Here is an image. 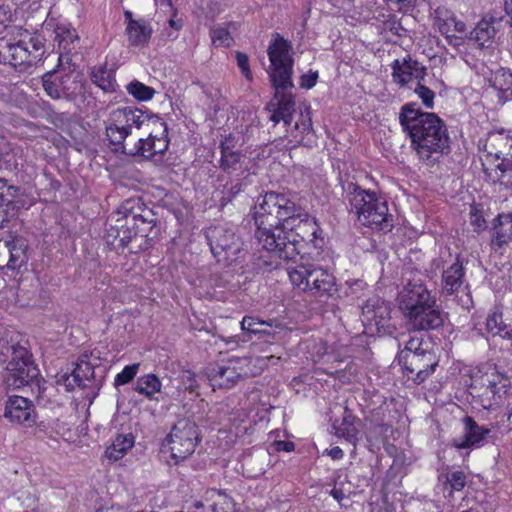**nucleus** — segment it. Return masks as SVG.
Segmentation results:
<instances>
[{"label": "nucleus", "mask_w": 512, "mask_h": 512, "mask_svg": "<svg viewBox=\"0 0 512 512\" xmlns=\"http://www.w3.org/2000/svg\"><path fill=\"white\" fill-rule=\"evenodd\" d=\"M255 238L272 257L294 261L298 243L314 242L319 226L292 192L267 191L254 206Z\"/></svg>", "instance_id": "f257e3e1"}, {"label": "nucleus", "mask_w": 512, "mask_h": 512, "mask_svg": "<svg viewBox=\"0 0 512 512\" xmlns=\"http://www.w3.org/2000/svg\"><path fill=\"white\" fill-rule=\"evenodd\" d=\"M399 123L410 139V147L418 159L433 165L450 152V137L444 121L435 113L424 112L415 103L404 104Z\"/></svg>", "instance_id": "f03ea898"}, {"label": "nucleus", "mask_w": 512, "mask_h": 512, "mask_svg": "<svg viewBox=\"0 0 512 512\" xmlns=\"http://www.w3.org/2000/svg\"><path fill=\"white\" fill-rule=\"evenodd\" d=\"M343 189L349 212L354 213L362 225L385 233L391 231L393 218L388 214L386 201L353 182H348Z\"/></svg>", "instance_id": "7ed1b4c3"}, {"label": "nucleus", "mask_w": 512, "mask_h": 512, "mask_svg": "<svg viewBox=\"0 0 512 512\" xmlns=\"http://www.w3.org/2000/svg\"><path fill=\"white\" fill-rule=\"evenodd\" d=\"M510 384V379L507 376L495 369H490L473 377L469 393L474 404L485 410H490L500 404L502 397L507 394Z\"/></svg>", "instance_id": "20e7f679"}, {"label": "nucleus", "mask_w": 512, "mask_h": 512, "mask_svg": "<svg viewBox=\"0 0 512 512\" xmlns=\"http://www.w3.org/2000/svg\"><path fill=\"white\" fill-rule=\"evenodd\" d=\"M44 52V43L39 36H32L29 41L20 40L17 43L0 40V64H9L20 71L33 66Z\"/></svg>", "instance_id": "39448f33"}, {"label": "nucleus", "mask_w": 512, "mask_h": 512, "mask_svg": "<svg viewBox=\"0 0 512 512\" xmlns=\"http://www.w3.org/2000/svg\"><path fill=\"white\" fill-rule=\"evenodd\" d=\"M210 251L218 262L231 264L243 251V242L232 228L212 225L204 230Z\"/></svg>", "instance_id": "423d86ee"}, {"label": "nucleus", "mask_w": 512, "mask_h": 512, "mask_svg": "<svg viewBox=\"0 0 512 512\" xmlns=\"http://www.w3.org/2000/svg\"><path fill=\"white\" fill-rule=\"evenodd\" d=\"M270 61L267 70L271 82L281 81L291 84L293 75V47L290 41L279 33H274L267 49Z\"/></svg>", "instance_id": "0eeeda50"}, {"label": "nucleus", "mask_w": 512, "mask_h": 512, "mask_svg": "<svg viewBox=\"0 0 512 512\" xmlns=\"http://www.w3.org/2000/svg\"><path fill=\"white\" fill-rule=\"evenodd\" d=\"M166 441L175 463L185 460L194 452L199 442L198 427L188 419H181L173 426Z\"/></svg>", "instance_id": "6e6552de"}, {"label": "nucleus", "mask_w": 512, "mask_h": 512, "mask_svg": "<svg viewBox=\"0 0 512 512\" xmlns=\"http://www.w3.org/2000/svg\"><path fill=\"white\" fill-rule=\"evenodd\" d=\"M249 359L233 357L227 361L217 364L207 369V378L213 390L216 388L230 389L237 384V382L247 377Z\"/></svg>", "instance_id": "1a4fd4ad"}, {"label": "nucleus", "mask_w": 512, "mask_h": 512, "mask_svg": "<svg viewBox=\"0 0 512 512\" xmlns=\"http://www.w3.org/2000/svg\"><path fill=\"white\" fill-rule=\"evenodd\" d=\"M403 374L414 384L420 385L425 382L438 366V358L434 352L423 354H410L409 357L398 359Z\"/></svg>", "instance_id": "9d476101"}, {"label": "nucleus", "mask_w": 512, "mask_h": 512, "mask_svg": "<svg viewBox=\"0 0 512 512\" xmlns=\"http://www.w3.org/2000/svg\"><path fill=\"white\" fill-rule=\"evenodd\" d=\"M271 84L274 88V98L267 106L268 110L273 112L270 120L274 123L283 121L286 125H289L296 104L295 97L290 91L294 87L293 81L291 80V84L281 81L271 82Z\"/></svg>", "instance_id": "9b49d317"}, {"label": "nucleus", "mask_w": 512, "mask_h": 512, "mask_svg": "<svg viewBox=\"0 0 512 512\" xmlns=\"http://www.w3.org/2000/svg\"><path fill=\"white\" fill-rule=\"evenodd\" d=\"M436 301L420 279L410 280L398 294L399 309L404 316Z\"/></svg>", "instance_id": "f8f14e48"}, {"label": "nucleus", "mask_w": 512, "mask_h": 512, "mask_svg": "<svg viewBox=\"0 0 512 512\" xmlns=\"http://www.w3.org/2000/svg\"><path fill=\"white\" fill-rule=\"evenodd\" d=\"M9 375L7 381L15 388L28 385L37 378L39 370L32 362L28 352L21 349L15 352V356L8 364Z\"/></svg>", "instance_id": "ddd939ff"}, {"label": "nucleus", "mask_w": 512, "mask_h": 512, "mask_svg": "<svg viewBox=\"0 0 512 512\" xmlns=\"http://www.w3.org/2000/svg\"><path fill=\"white\" fill-rule=\"evenodd\" d=\"M473 69L477 74L483 75L489 86L496 91L498 103L504 105L508 101H512V71L506 68H498L495 71H486L484 63H474Z\"/></svg>", "instance_id": "4468645a"}, {"label": "nucleus", "mask_w": 512, "mask_h": 512, "mask_svg": "<svg viewBox=\"0 0 512 512\" xmlns=\"http://www.w3.org/2000/svg\"><path fill=\"white\" fill-rule=\"evenodd\" d=\"M131 201H126L122 205V209L127 214V222L131 223L134 227L135 241H139L137 247L139 249H147L149 240L153 237L152 232L156 225V219L150 210L144 211V214H139L133 211Z\"/></svg>", "instance_id": "2eb2a0df"}, {"label": "nucleus", "mask_w": 512, "mask_h": 512, "mask_svg": "<svg viewBox=\"0 0 512 512\" xmlns=\"http://www.w3.org/2000/svg\"><path fill=\"white\" fill-rule=\"evenodd\" d=\"M404 316L408 325L414 331L436 330L443 326L444 314L437 301L430 303Z\"/></svg>", "instance_id": "dca6fc26"}, {"label": "nucleus", "mask_w": 512, "mask_h": 512, "mask_svg": "<svg viewBox=\"0 0 512 512\" xmlns=\"http://www.w3.org/2000/svg\"><path fill=\"white\" fill-rule=\"evenodd\" d=\"M503 19L504 17L497 12L485 15L470 32L469 39L474 41L480 49L493 48L495 37L502 28Z\"/></svg>", "instance_id": "f3484780"}, {"label": "nucleus", "mask_w": 512, "mask_h": 512, "mask_svg": "<svg viewBox=\"0 0 512 512\" xmlns=\"http://www.w3.org/2000/svg\"><path fill=\"white\" fill-rule=\"evenodd\" d=\"M4 417L12 423L30 427L36 422L34 404L22 396H10L6 401Z\"/></svg>", "instance_id": "a211bd4d"}, {"label": "nucleus", "mask_w": 512, "mask_h": 512, "mask_svg": "<svg viewBox=\"0 0 512 512\" xmlns=\"http://www.w3.org/2000/svg\"><path fill=\"white\" fill-rule=\"evenodd\" d=\"M27 244L21 238L0 241V270H16L27 263Z\"/></svg>", "instance_id": "6ab92c4d"}, {"label": "nucleus", "mask_w": 512, "mask_h": 512, "mask_svg": "<svg viewBox=\"0 0 512 512\" xmlns=\"http://www.w3.org/2000/svg\"><path fill=\"white\" fill-rule=\"evenodd\" d=\"M510 148H512V135L503 130L489 132L484 145L485 161L496 167Z\"/></svg>", "instance_id": "aec40b11"}, {"label": "nucleus", "mask_w": 512, "mask_h": 512, "mask_svg": "<svg viewBox=\"0 0 512 512\" xmlns=\"http://www.w3.org/2000/svg\"><path fill=\"white\" fill-rule=\"evenodd\" d=\"M118 121L119 120L115 115L110 112L107 120L105 121V136L116 152L126 154L127 151H133V148L130 147V145L134 137L123 126V124H119Z\"/></svg>", "instance_id": "412c9836"}, {"label": "nucleus", "mask_w": 512, "mask_h": 512, "mask_svg": "<svg viewBox=\"0 0 512 512\" xmlns=\"http://www.w3.org/2000/svg\"><path fill=\"white\" fill-rule=\"evenodd\" d=\"M487 330L504 339H512V307L496 306L486 319Z\"/></svg>", "instance_id": "4be33fe9"}, {"label": "nucleus", "mask_w": 512, "mask_h": 512, "mask_svg": "<svg viewBox=\"0 0 512 512\" xmlns=\"http://www.w3.org/2000/svg\"><path fill=\"white\" fill-rule=\"evenodd\" d=\"M491 249L495 252L504 249L512 242V214H498L492 221Z\"/></svg>", "instance_id": "5701e85b"}, {"label": "nucleus", "mask_w": 512, "mask_h": 512, "mask_svg": "<svg viewBox=\"0 0 512 512\" xmlns=\"http://www.w3.org/2000/svg\"><path fill=\"white\" fill-rule=\"evenodd\" d=\"M111 112L119 120V124H123L133 137L136 131L143 127H148L150 122L153 120L152 116L143 110L132 106L117 108Z\"/></svg>", "instance_id": "b1692460"}, {"label": "nucleus", "mask_w": 512, "mask_h": 512, "mask_svg": "<svg viewBox=\"0 0 512 512\" xmlns=\"http://www.w3.org/2000/svg\"><path fill=\"white\" fill-rule=\"evenodd\" d=\"M391 308L388 302L379 298H369L362 306L363 321L377 328L385 327L390 319Z\"/></svg>", "instance_id": "393cba45"}, {"label": "nucleus", "mask_w": 512, "mask_h": 512, "mask_svg": "<svg viewBox=\"0 0 512 512\" xmlns=\"http://www.w3.org/2000/svg\"><path fill=\"white\" fill-rule=\"evenodd\" d=\"M320 269L321 266L316 264H300L295 267H288L287 271L294 287L310 293Z\"/></svg>", "instance_id": "a878e982"}, {"label": "nucleus", "mask_w": 512, "mask_h": 512, "mask_svg": "<svg viewBox=\"0 0 512 512\" xmlns=\"http://www.w3.org/2000/svg\"><path fill=\"white\" fill-rule=\"evenodd\" d=\"M463 424L464 431L462 439L454 440V446L458 449H467L473 446H478L490 433V429L478 425L470 416H465L463 418Z\"/></svg>", "instance_id": "bb28decb"}, {"label": "nucleus", "mask_w": 512, "mask_h": 512, "mask_svg": "<svg viewBox=\"0 0 512 512\" xmlns=\"http://www.w3.org/2000/svg\"><path fill=\"white\" fill-rule=\"evenodd\" d=\"M465 282V269L459 256L454 263L442 272V292L446 295H453L459 291Z\"/></svg>", "instance_id": "cd10ccee"}, {"label": "nucleus", "mask_w": 512, "mask_h": 512, "mask_svg": "<svg viewBox=\"0 0 512 512\" xmlns=\"http://www.w3.org/2000/svg\"><path fill=\"white\" fill-rule=\"evenodd\" d=\"M18 192V187L8 185L5 179L0 178V228L14 216V199Z\"/></svg>", "instance_id": "c85d7f7f"}, {"label": "nucleus", "mask_w": 512, "mask_h": 512, "mask_svg": "<svg viewBox=\"0 0 512 512\" xmlns=\"http://www.w3.org/2000/svg\"><path fill=\"white\" fill-rule=\"evenodd\" d=\"M129 212H125L122 209V206L117 211V214H123L122 217H118L116 219V224L111 225L108 232L110 237H114L119 240L121 246L126 247L130 243L136 242L134 237V227L131 223L127 222V214Z\"/></svg>", "instance_id": "c756f323"}, {"label": "nucleus", "mask_w": 512, "mask_h": 512, "mask_svg": "<svg viewBox=\"0 0 512 512\" xmlns=\"http://www.w3.org/2000/svg\"><path fill=\"white\" fill-rule=\"evenodd\" d=\"M125 32L130 45L144 46L151 38L152 28L146 20L139 19V22L129 23V26H126Z\"/></svg>", "instance_id": "7c9ffc66"}, {"label": "nucleus", "mask_w": 512, "mask_h": 512, "mask_svg": "<svg viewBox=\"0 0 512 512\" xmlns=\"http://www.w3.org/2000/svg\"><path fill=\"white\" fill-rule=\"evenodd\" d=\"M337 292L335 277L325 268L321 267L318 275H316L315 284L310 294L313 296H332Z\"/></svg>", "instance_id": "2f4dec72"}, {"label": "nucleus", "mask_w": 512, "mask_h": 512, "mask_svg": "<svg viewBox=\"0 0 512 512\" xmlns=\"http://www.w3.org/2000/svg\"><path fill=\"white\" fill-rule=\"evenodd\" d=\"M221 159L220 168L228 173L232 174L243 169V156L238 151L231 150L228 146L223 143L220 145Z\"/></svg>", "instance_id": "473e14b6"}, {"label": "nucleus", "mask_w": 512, "mask_h": 512, "mask_svg": "<svg viewBox=\"0 0 512 512\" xmlns=\"http://www.w3.org/2000/svg\"><path fill=\"white\" fill-rule=\"evenodd\" d=\"M134 445V436L131 433L118 435L113 443L107 447L105 456L113 461L121 459Z\"/></svg>", "instance_id": "72a5a7b5"}, {"label": "nucleus", "mask_w": 512, "mask_h": 512, "mask_svg": "<svg viewBox=\"0 0 512 512\" xmlns=\"http://www.w3.org/2000/svg\"><path fill=\"white\" fill-rule=\"evenodd\" d=\"M80 38L75 29L65 25H58L55 29V41L58 42V50L76 51Z\"/></svg>", "instance_id": "f704fd0d"}, {"label": "nucleus", "mask_w": 512, "mask_h": 512, "mask_svg": "<svg viewBox=\"0 0 512 512\" xmlns=\"http://www.w3.org/2000/svg\"><path fill=\"white\" fill-rule=\"evenodd\" d=\"M130 147L133 148V151H127L125 155L141 156L146 159L152 158L156 155L155 136L150 133L147 138L134 137Z\"/></svg>", "instance_id": "c9c22d12"}, {"label": "nucleus", "mask_w": 512, "mask_h": 512, "mask_svg": "<svg viewBox=\"0 0 512 512\" xmlns=\"http://www.w3.org/2000/svg\"><path fill=\"white\" fill-rule=\"evenodd\" d=\"M91 80L104 92L111 93L116 90L117 85L114 79L113 72L107 68L106 64L99 67H95L92 70Z\"/></svg>", "instance_id": "e433bc0d"}, {"label": "nucleus", "mask_w": 512, "mask_h": 512, "mask_svg": "<svg viewBox=\"0 0 512 512\" xmlns=\"http://www.w3.org/2000/svg\"><path fill=\"white\" fill-rule=\"evenodd\" d=\"M134 390L147 398H152L154 394L160 392L161 381L155 374H146L137 379Z\"/></svg>", "instance_id": "4c0bfd02"}, {"label": "nucleus", "mask_w": 512, "mask_h": 512, "mask_svg": "<svg viewBox=\"0 0 512 512\" xmlns=\"http://www.w3.org/2000/svg\"><path fill=\"white\" fill-rule=\"evenodd\" d=\"M63 83V78L58 76L55 72H48L42 77L43 88L53 99H60L66 95Z\"/></svg>", "instance_id": "58836bf2"}, {"label": "nucleus", "mask_w": 512, "mask_h": 512, "mask_svg": "<svg viewBox=\"0 0 512 512\" xmlns=\"http://www.w3.org/2000/svg\"><path fill=\"white\" fill-rule=\"evenodd\" d=\"M273 326L278 327L279 325L276 324V321H263L254 316H245L241 321L242 330L253 334L270 335V329Z\"/></svg>", "instance_id": "ea45409f"}, {"label": "nucleus", "mask_w": 512, "mask_h": 512, "mask_svg": "<svg viewBox=\"0 0 512 512\" xmlns=\"http://www.w3.org/2000/svg\"><path fill=\"white\" fill-rule=\"evenodd\" d=\"M424 352H433L429 349L427 342L421 337H411L406 343L404 348L398 353L397 359L409 357L410 354H423Z\"/></svg>", "instance_id": "a19ab883"}, {"label": "nucleus", "mask_w": 512, "mask_h": 512, "mask_svg": "<svg viewBox=\"0 0 512 512\" xmlns=\"http://www.w3.org/2000/svg\"><path fill=\"white\" fill-rule=\"evenodd\" d=\"M71 376L78 387L85 388L87 386L86 382H90L94 378V368L90 363L82 361L77 364Z\"/></svg>", "instance_id": "79ce46f5"}, {"label": "nucleus", "mask_w": 512, "mask_h": 512, "mask_svg": "<svg viewBox=\"0 0 512 512\" xmlns=\"http://www.w3.org/2000/svg\"><path fill=\"white\" fill-rule=\"evenodd\" d=\"M391 69L393 81L400 86H405L414 77L409 70V65H406L402 59L394 60L391 64Z\"/></svg>", "instance_id": "37998d69"}, {"label": "nucleus", "mask_w": 512, "mask_h": 512, "mask_svg": "<svg viewBox=\"0 0 512 512\" xmlns=\"http://www.w3.org/2000/svg\"><path fill=\"white\" fill-rule=\"evenodd\" d=\"M127 91L135 99L140 101L150 100L155 94V90L152 87L146 86L136 80L127 85Z\"/></svg>", "instance_id": "c03bdc74"}, {"label": "nucleus", "mask_w": 512, "mask_h": 512, "mask_svg": "<svg viewBox=\"0 0 512 512\" xmlns=\"http://www.w3.org/2000/svg\"><path fill=\"white\" fill-rule=\"evenodd\" d=\"M139 367V363H133L131 365L125 366L123 370L116 375L114 385L117 387L131 382L137 375Z\"/></svg>", "instance_id": "a18cd8bd"}, {"label": "nucleus", "mask_w": 512, "mask_h": 512, "mask_svg": "<svg viewBox=\"0 0 512 512\" xmlns=\"http://www.w3.org/2000/svg\"><path fill=\"white\" fill-rule=\"evenodd\" d=\"M211 39L216 46L228 47L232 44L233 38L230 32L224 27H215L211 30Z\"/></svg>", "instance_id": "49530a36"}, {"label": "nucleus", "mask_w": 512, "mask_h": 512, "mask_svg": "<svg viewBox=\"0 0 512 512\" xmlns=\"http://www.w3.org/2000/svg\"><path fill=\"white\" fill-rule=\"evenodd\" d=\"M213 512H234L235 504L231 497L218 491V498L212 506Z\"/></svg>", "instance_id": "de8ad7c7"}, {"label": "nucleus", "mask_w": 512, "mask_h": 512, "mask_svg": "<svg viewBox=\"0 0 512 512\" xmlns=\"http://www.w3.org/2000/svg\"><path fill=\"white\" fill-rule=\"evenodd\" d=\"M415 93L422 100V103L424 104V106L426 108H428V109L433 108L434 97H435L434 91H432L430 88L426 87L425 85H422L419 82L417 87L415 88Z\"/></svg>", "instance_id": "09e8293b"}, {"label": "nucleus", "mask_w": 512, "mask_h": 512, "mask_svg": "<svg viewBox=\"0 0 512 512\" xmlns=\"http://www.w3.org/2000/svg\"><path fill=\"white\" fill-rule=\"evenodd\" d=\"M446 479L451 488L456 491L462 490L466 485V476L463 471H454L448 474Z\"/></svg>", "instance_id": "8fccbe9b"}, {"label": "nucleus", "mask_w": 512, "mask_h": 512, "mask_svg": "<svg viewBox=\"0 0 512 512\" xmlns=\"http://www.w3.org/2000/svg\"><path fill=\"white\" fill-rule=\"evenodd\" d=\"M181 383L184 386L185 390L189 392H196L199 385L196 380V375L190 370H185L180 375Z\"/></svg>", "instance_id": "3c124183"}, {"label": "nucleus", "mask_w": 512, "mask_h": 512, "mask_svg": "<svg viewBox=\"0 0 512 512\" xmlns=\"http://www.w3.org/2000/svg\"><path fill=\"white\" fill-rule=\"evenodd\" d=\"M402 60L406 65H409V70L416 79L419 81L424 79L426 72V68L424 66H422L417 60L412 59L410 56H407Z\"/></svg>", "instance_id": "603ef678"}, {"label": "nucleus", "mask_w": 512, "mask_h": 512, "mask_svg": "<svg viewBox=\"0 0 512 512\" xmlns=\"http://www.w3.org/2000/svg\"><path fill=\"white\" fill-rule=\"evenodd\" d=\"M357 432L356 427L352 423L348 422L347 418H344L342 426L337 430L339 435L345 437L350 442L356 440Z\"/></svg>", "instance_id": "864d4df0"}, {"label": "nucleus", "mask_w": 512, "mask_h": 512, "mask_svg": "<svg viewBox=\"0 0 512 512\" xmlns=\"http://www.w3.org/2000/svg\"><path fill=\"white\" fill-rule=\"evenodd\" d=\"M236 59H237V64H238L239 68L241 69L242 73L244 74V76L248 80H251L252 76H251V71H250V68H249L248 56L246 54H244V53L237 52L236 53Z\"/></svg>", "instance_id": "5fc2aeb1"}, {"label": "nucleus", "mask_w": 512, "mask_h": 512, "mask_svg": "<svg viewBox=\"0 0 512 512\" xmlns=\"http://www.w3.org/2000/svg\"><path fill=\"white\" fill-rule=\"evenodd\" d=\"M318 79V72H309L300 78V86L305 89H311L316 85Z\"/></svg>", "instance_id": "6e6d98bb"}, {"label": "nucleus", "mask_w": 512, "mask_h": 512, "mask_svg": "<svg viewBox=\"0 0 512 512\" xmlns=\"http://www.w3.org/2000/svg\"><path fill=\"white\" fill-rule=\"evenodd\" d=\"M507 169H512V148H510L503 159L496 164V171L505 172Z\"/></svg>", "instance_id": "4d7b16f0"}, {"label": "nucleus", "mask_w": 512, "mask_h": 512, "mask_svg": "<svg viewBox=\"0 0 512 512\" xmlns=\"http://www.w3.org/2000/svg\"><path fill=\"white\" fill-rule=\"evenodd\" d=\"M59 58H58V66L65 67L70 66L72 64V55L74 51H66V50H58Z\"/></svg>", "instance_id": "13d9d810"}, {"label": "nucleus", "mask_w": 512, "mask_h": 512, "mask_svg": "<svg viewBox=\"0 0 512 512\" xmlns=\"http://www.w3.org/2000/svg\"><path fill=\"white\" fill-rule=\"evenodd\" d=\"M497 181L506 188L512 189V168L507 169L505 172H500L497 176Z\"/></svg>", "instance_id": "bf43d9fd"}, {"label": "nucleus", "mask_w": 512, "mask_h": 512, "mask_svg": "<svg viewBox=\"0 0 512 512\" xmlns=\"http://www.w3.org/2000/svg\"><path fill=\"white\" fill-rule=\"evenodd\" d=\"M168 148V140L165 137H155V150L157 153H163Z\"/></svg>", "instance_id": "052dcab7"}, {"label": "nucleus", "mask_w": 512, "mask_h": 512, "mask_svg": "<svg viewBox=\"0 0 512 512\" xmlns=\"http://www.w3.org/2000/svg\"><path fill=\"white\" fill-rule=\"evenodd\" d=\"M471 224L476 230H482L485 228V219L481 215L472 214Z\"/></svg>", "instance_id": "680f3d73"}, {"label": "nucleus", "mask_w": 512, "mask_h": 512, "mask_svg": "<svg viewBox=\"0 0 512 512\" xmlns=\"http://www.w3.org/2000/svg\"><path fill=\"white\" fill-rule=\"evenodd\" d=\"M276 445V449L278 451H286V452H290V451H293L294 450V443L293 442H290V441H277L275 443Z\"/></svg>", "instance_id": "e2e57ef3"}, {"label": "nucleus", "mask_w": 512, "mask_h": 512, "mask_svg": "<svg viewBox=\"0 0 512 512\" xmlns=\"http://www.w3.org/2000/svg\"><path fill=\"white\" fill-rule=\"evenodd\" d=\"M330 495L336 500L338 501L341 505L342 504V501L346 498V494L344 493V491L341 489V488H337V487H334L331 491H330Z\"/></svg>", "instance_id": "0e129e2a"}, {"label": "nucleus", "mask_w": 512, "mask_h": 512, "mask_svg": "<svg viewBox=\"0 0 512 512\" xmlns=\"http://www.w3.org/2000/svg\"><path fill=\"white\" fill-rule=\"evenodd\" d=\"M327 454L334 460H339L344 456L342 449L338 446L326 450Z\"/></svg>", "instance_id": "69168bd1"}, {"label": "nucleus", "mask_w": 512, "mask_h": 512, "mask_svg": "<svg viewBox=\"0 0 512 512\" xmlns=\"http://www.w3.org/2000/svg\"><path fill=\"white\" fill-rule=\"evenodd\" d=\"M504 9H505L506 15L509 17V20L507 22L509 23V25L512 28V0H505Z\"/></svg>", "instance_id": "338daca9"}, {"label": "nucleus", "mask_w": 512, "mask_h": 512, "mask_svg": "<svg viewBox=\"0 0 512 512\" xmlns=\"http://www.w3.org/2000/svg\"><path fill=\"white\" fill-rule=\"evenodd\" d=\"M64 385L66 386L67 390H73L75 386H77L74 381L72 380L71 375H64L62 376Z\"/></svg>", "instance_id": "774afa93"}]
</instances>
